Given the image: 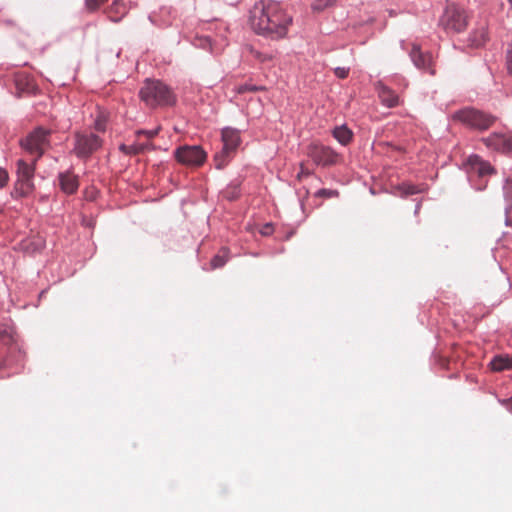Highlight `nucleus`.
Listing matches in <instances>:
<instances>
[{
  "instance_id": "nucleus-1",
  "label": "nucleus",
  "mask_w": 512,
  "mask_h": 512,
  "mask_svg": "<svg viewBox=\"0 0 512 512\" xmlns=\"http://www.w3.org/2000/svg\"><path fill=\"white\" fill-rule=\"evenodd\" d=\"M249 23L258 35L278 40L287 35L292 17L277 2L259 1L250 10Z\"/></svg>"
},
{
  "instance_id": "nucleus-2",
  "label": "nucleus",
  "mask_w": 512,
  "mask_h": 512,
  "mask_svg": "<svg viewBox=\"0 0 512 512\" xmlns=\"http://www.w3.org/2000/svg\"><path fill=\"white\" fill-rule=\"evenodd\" d=\"M140 99L151 108L170 106L176 102L172 89L160 80L147 78L139 91Z\"/></svg>"
},
{
  "instance_id": "nucleus-3",
  "label": "nucleus",
  "mask_w": 512,
  "mask_h": 512,
  "mask_svg": "<svg viewBox=\"0 0 512 512\" xmlns=\"http://www.w3.org/2000/svg\"><path fill=\"white\" fill-rule=\"evenodd\" d=\"M36 160L27 163L23 159L16 162V181L10 193L15 200L28 197L35 190L34 175L36 170Z\"/></svg>"
},
{
  "instance_id": "nucleus-4",
  "label": "nucleus",
  "mask_w": 512,
  "mask_h": 512,
  "mask_svg": "<svg viewBox=\"0 0 512 512\" xmlns=\"http://www.w3.org/2000/svg\"><path fill=\"white\" fill-rule=\"evenodd\" d=\"M453 119L461 122L470 129L485 131L495 123L497 117L474 107H465L456 111L453 115Z\"/></svg>"
},
{
  "instance_id": "nucleus-5",
  "label": "nucleus",
  "mask_w": 512,
  "mask_h": 512,
  "mask_svg": "<svg viewBox=\"0 0 512 512\" xmlns=\"http://www.w3.org/2000/svg\"><path fill=\"white\" fill-rule=\"evenodd\" d=\"M51 131L43 127H38L30 132L24 139L20 141L23 149L32 155H35L36 161H38L45 151L50 147Z\"/></svg>"
},
{
  "instance_id": "nucleus-6",
  "label": "nucleus",
  "mask_w": 512,
  "mask_h": 512,
  "mask_svg": "<svg viewBox=\"0 0 512 512\" xmlns=\"http://www.w3.org/2000/svg\"><path fill=\"white\" fill-rule=\"evenodd\" d=\"M439 25L447 33H460L468 25L466 12L454 4L447 5L439 19Z\"/></svg>"
},
{
  "instance_id": "nucleus-7",
  "label": "nucleus",
  "mask_w": 512,
  "mask_h": 512,
  "mask_svg": "<svg viewBox=\"0 0 512 512\" xmlns=\"http://www.w3.org/2000/svg\"><path fill=\"white\" fill-rule=\"evenodd\" d=\"M223 146L220 152L215 154L216 168H223L233 152L241 143L240 131L232 127H225L221 132Z\"/></svg>"
},
{
  "instance_id": "nucleus-8",
  "label": "nucleus",
  "mask_w": 512,
  "mask_h": 512,
  "mask_svg": "<svg viewBox=\"0 0 512 512\" xmlns=\"http://www.w3.org/2000/svg\"><path fill=\"white\" fill-rule=\"evenodd\" d=\"M102 146L101 138L94 133L76 132L74 135V154L80 159L89 158Z\"/></svg>"
},
{
  "instance_id": "nucleus-9",
  "label": "nucleus",
  "mask_w": 512,
  "mask_h": 512,
  "mask_svg": "<svg viewBox=\"0 0 512 512\" xmlns=\"http://www.w3.org/2000/svg\"><path fill=\"white\" fill-rule=\"evenodd\" d=\"M481 141L491 151L502 154L512 152V132L495 131L483 137Z\"/></svg>"
},
{
  "instance_id": "nucleus-10",
  "label": "nucleus",
  "mask_w": 512,
  "mask_h": 512,
  "mask_svg": "<svg viewBox=\"0 0 512 512\" xmlns=\"http://www.w3.org/2000/svg\"><path fill=\"white\" fill-rule=\"evenodd\" d=\"M174 155L178 162L190 166H199L203 164L206 159V153L199 145H184L178 147Z\"/></svg>"
},
{
  "instance_id": "nucleus-11",
  "label": "nucleus",
  "mask_w": 512,
  "mask_h": 512,
  "mask_svg": "<svg viewBox=\"0 0 512 512\" xmlns=\"http://www.w3.org/2000/svg\"><path fill=\"white\" fill-rule=\"evenodd\" d=\"M308 155L317 165L330 166L336 163L338 154L330 147L312 144L309 146Z\"/></svg>"
},
{
  "instance_id": "nucleus-12",
  "label": "nucleus",
  "mask_w": 512,
  "mask_h": 512,
  "mask_svg": "<svg viewBox=\"0 0 512 512\" xmlns=\"http://www.w3.org/2000/svg\"><path fill=\"white\" fill-rule=\"evenodd\" d=\"M467 170L470 175H477L479 178H484L496 173L495 168L487 160H484L477 154H472L468 157L466 162Z\"/></svg>"
},
{
  "instance_id": "nucleus-13",
  "label": "nucleus",
  "mask_w": 512,
  "mask_h": 512,
  "mask_svg": "<svg viewBox=\"0 0 512 512\" xmlns=\"http://www.w3.org/2000/svg\"><path fill=\"white\" fill-rule=\"evenodd\" d=\"M374 87L383 106L394 108L399 105L400 99L398 94L384 84L383 81H376Z\"/></svg>"
},
{
  "instance_id": "nucleus-14",
  "label": "nucleus",
  "mask_w": 512,
  "mask_h": 512,
  "mask_svg": "<svg viewBox=\"0 0 512 512\" xmlns=\"http://www.w3.org/2000/svg\"><path fill=\"white\" fill-rule=\"evenodd\" d=\"M60 189L66 194H74L79 187L78 177L70 171L58 175Z\"/></svg>"
},
{
  "instance_id": "nucleus-15",
  "label": "nucleus",
  "mask_w": 512,
  "mask_h": 512,
  "mask_svg": "<svg viewBox=\"0 0 512 512\" xmlns=\"http://www.w3.org/2000/svg\"><path fill=\"white\" fill-rule=\"evenodd\" d=\"M409 56L418 69L426 70L429 68L431 60L430 55L423 53L417 44H413Z\"/></svg>"
},
{
  "instance_id": "nucleus-16",
  "label": "nucleus",
  "mask_w": 512,
  "mask_h": 512,
  "mask_svg": "<svg viewBox=\"0 0 512 512\" xmlns=\"http://www.w3.org/2000/svg\"><path fill=\"white\" fill-rule=\"evenodd\" d=\"M503 195L504 199L506 201V207H505V224L507 226L510 225V217L509 214L512 213V176H508L504 180L503 184Z\"/></svg>"
},
{
  "instance_id": "nucleus-17",
  "label": "nucleus",
  "mask_w": 512,
  "mask_h": 512,
  "mask_svg": "<svg viewBox=\"0 0 512 512\" xmlns=\"http://www.w3.org/2000/svg\"><path fill=\"white\" fill-rule=\"evenodd\" d=\"M491 370L501 372L512 368V357L509 354H496L490 362Z\"/></svg>"
},
{
  "instance_id": "nucleus-18",
  "label": "nucleus",
  "mask_w": 512,
  "mask_h": 512,
  "mask_svg": "<svg viewBox=\"0 0 512 512\" xmlns=\"http://www.w3.org/2000/svg\"><path fill=\"white\" fill-rule=\"evenodd\" d=\"M488 39L487 30L484 26L473 30L468 37L469 46L479 48L483 46Z\"/></svg>"
},
{
  "instance_id": "nucleus-19",
  "label": "nucleus",
  "mask_w": 512,
  "mask_h": 512,
  "mask_svg": "<svg viewBox=\"0 0 512 512\" xmlns=\"http://www.w3.org/2000/svg\"><path fill=\"white\" fill-rule=\"evenodd\" d=\"M333 137L343 146L348 145L353 139V132L345 124L336 126L332 131Z\"/></svg>"
},
{
  "instance_id": "nucleus-20",
  "label": "nucleus",
  "mask_w": 512,
  "mask_h": 512,
  "mask_svg": "<svg viewBox=\"0 0 512 512\" xmlns=\"http://www.w3.org/2000/svg\"><path fill=\"white\" fill-rule=\"evenodd\" d=\"M127 11L128 8L124 1L114 0L109 8L108 15L111 21L119 22Z\"/></svg>"
},
{
  "instance_id": "nucleus-21",
  "label": "nucleus",
  "mask_w": 512,
  "mask_h": 512,
  "mask_svg": "<svg viewBox=\"0 0 512 512\" xmlns=\"http://www.w3.org/2000/svg\"><path fill=\"white\" fill-rule=\"evenodd\" d=\"M119 148L121 151H123L127 155H137V154L144 153L146 150L153 149L154 146L150 142H145V143L136 142L131 145L122 144V145H120Z\"/></svg>"
},
{
  "instance_id": "nucleus-22",
  "label": "nucleus",
  "mask_w": 512,
  "mask_h": 512,
  "mask_svg": "<svg viewBox=\"0 0 512 512\" xmlns=\"http://www.w3.org/2000/svg\"><path fill=\"white\" fill-rule=\"evenodd\" d=\"M396 189L399 192V194L403 197L423 192V189L411 183H402L398 185Z\"/></svg>"
},
{
  "instance_id": "nucleus-23",
  "label": "nucleus",
  "mask_w": 512,
  "mask_h": 512,
  "mask_svg": "<svg viewBox=\"0 0 512 512\" xmlns=\"http://www.w3.org/2000/svg\"><path fill=\"white\" fill-rule=\"evenodd\" d=\"M228 261V255L226 250H223V254L215 255L210 262L212 269H217L223 267Z\"/></svg>"
},
{
  "instance_id": "nucleus-24",
  "label": "nucleus",
  "mask_w": 512,
  "mask_h": 512,
  "mask_svg": "<svg viewBox=\"0 0 512 512\" xmlns=\"http://www.w3.org/2000/svg\"><path fill=\"white\" fill-rule=\"evenodd\" d=\"M336 1L337 0H314L311 4V8L314 12H321L334 5Z\"/></svg>"
},
{
  "instance_id": "nucleus-25",
  "label": "nucleus",
  "mask_w": 512,
  "mask_h": 512,
  "mask_svg": "<svg viewBox=\"0 0 512 512\" xmlns=\"http://www.w3.org/2000/svg\"><path fill=\"white\" fill-rule=\"evenodd\" d=\"M314 196L317 198H335L339 196V192L334 189L322 188L317 190Z\"/></svg>"
},
{
  "instance_id": "nucleus-26",
  "label": "nucleus",
  "mask_w": 512,
  "mask_h": 512,
  "mask_svg": "<svg viewBox=\"0 0 512 512\" xmlns=\"http://www.w3.org/2000/svg\"><path fill=\"white\" fill-rule=\"evenodd\" d=\"M266 88L264 86H258L254 84L245 83L238 87V93H246V92H257L263 91Z\"/></svg>"
},
{
  "instance_id": "nucleus-27",
  "label": "nucleus",
  "mask_w": 512,
  "mask_h": 512,
  "mask_svg": "<svg viewBox=\"0 0 512 512\" xmlns=\"http://www.w3.org/2000/svg\"><path fill=\"white\" fill-rule=\"evenodd\" d=\"M106 116L102 113H99L94 121V128L98 132H104L106 130Z\"/></svg>"
},
{
  "instance_id": "nucleus-28",
  "label": "nucleus",
  "mask_w": 512,
  "mask_h": 512,
  "mask_svg": "<svg viewBox=\"0 0 512 512\" xmlns=\"http://www.w3.org/2000/svg\"><path fill=\"white\" fill-rule=\"evenodd\" d=\"M159 131H160V127H157L155 129H151V130L140 129V130L136 131V135L137 136L143 135V136L147 137L148 139H152L156 135H158Z\"/></svg>"
},
{
  "instance_id": "nucleus-29",
  "label": "nucleus",
  "mask_w": 512,
  "mask_h": 512,
  "mask_svg": "<svg viewBox=\"0 0 512 512\" xmlns=\"http://www.w3.org/2000/svg\"><path fill=\"white\" fill-rule=\"evenodd\" d=\"M239 194H240L239 188L237 186H234V187H232L231 192L229 189H227L224 192V197L227 198L228 200L232 201V200H235L236 198H238Z\"/></svg>"
},
{
  "instance_id": "nucleus-30",
  "label": "nucleus",
  "mask_w": 512,
  "mask_h": 512,
  "mask_svg": "<svg viewBox=\"0 0 512 512\" xmlns=\"http://www.w3.org/2000/svg\"><path fill=\"white\" fill-rule=\"evenodd\" d=\"M349 67H336L334 69V74L339 79H345L349 74Z\"/></svg>"
},
{
  "instance_id": "nucleus-31",
  "label": "nucleus",
  "mask_w": 512,
  "mask_h": 512,
  "mask_svg": "<svg viewBox=\"0 0 512 512\" xmlns=\"http://www.w3.org/2000/svg\"><path fill=\"white\" fill-rule=\"evenodd\" d=\"M9 181V174L5 168L0 167V189L4 188Z\"/></svg>"
},
{
  "instance_id": "nucleus-32",
  "label": "nucleus",
  "mask_w": 512,
  "mask_h": 512,
  "mask_svg": "<svg viewBox=\"0 0 512 512\" xmlns=\"http://www.w3.org/2000/svg\"><path fill=\"white\" fill-rule=\"evenodd\" d=\"M506 63H507L508 72L510 74H512V45L507 50Z\"/></svg>"
},
{
  "instance_id": "nucleus-33",
  "label": "nucleus",
  "mask_w": 512,
  "mask_h": 512,
  "mask_svg": "<svg viewBox=\"0 0 512 512\" xmlns=\"http://www.w3.org/2000/svg\"><path fill=\"white\" fill-rule=\"evenodd\" d=\"M311 174V172L305 168L303 164L300 165V171L297 174V178L301 180L303 177H307Z\"/></svg>"
},
{
  "instance_id": "nucleus-34",
  "label": "nucleus",
  "mask_w": 512,
  "mask_h": 512,
  "mask_svg": "<svg viewBox=\"0 0 512 512\" xmlns=\"http://www.w3.org/2000/svg\"><path fill=\"white\" fill-rule=\"evenodd\" d=\"M272 232H273V226L271 223L265 224L261 230V234L265 235V236L270 235Z\"/></svg>"
},
{
  "instance_id": "nucleus-35",
  "label": "nucleus",
  "mask_w": 512,
  "mask_h": 512,
  "mask_svg": "<svg viewBox=\"0 0 512 512\" xmlns=\"http://www.w3.org/2000/svg\"><path fill=\"white\" fill-rule=\"evenodd\" d=\"M501 403L509 410L512 411V397L509 399H504L501 401Z\"/></svg>"
},
{
  "instance_id": "nucleus-36",
  "label": "nucleus",
  "mask_w": 512,
  "mask_h": 512,
  "mask_svg": "<svg viewBox=\"0 0 512 512\" xmlns=\"http://www.w3.org/2000/svg\"><path fill=\"white\" fill-rule=\"evenodd\" d=\"M200 41H201L202 47H204V48L211 47V40L208 37H205V38L201 39Z\"/></svg>"
},
{
  "instance_id": "nucleus-37",
  "label": "nucleus",
  "mask_w": 512,
  "mask_h": 512,
  "mask_svg": "<svg viewBox=\"0 0 512 512\" xmlns=\"http://www.w3.org/2000/svg\"><path fill=\"white\" fill-rule=\"evenodd\" d=\"M438 363L442 366V367H445L447 365V360L444 359V357H442L441 355H439L438 357Z\"/></svg>"
},
{
  "instance_id": "nucleus-38",
  "label": "nucleus",
  "mask_w": 512,
  "mask_h": 512,
  "mask_svg": "<svg viewBox=\"0 0 512 512\" xmlns=\"http://www.w3.org/2000/svg\"><path fill=\"white\" fill-rule=\"evenodd\" d=\"M224 2H226L227 4L229 5H236L238 4L241 0H223Z\"/></svg>"
}]
</instances>
